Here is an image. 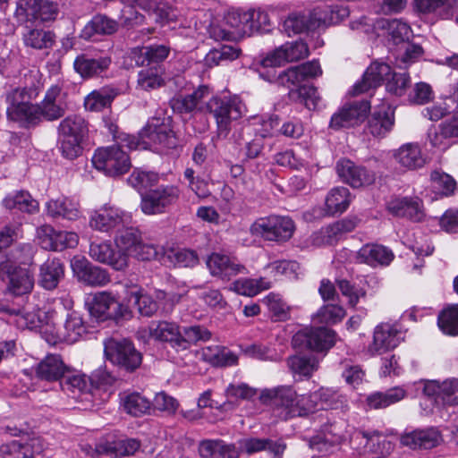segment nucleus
I'll return each instance as SVG.
<instances>
[{
    "instance_id": "13",
    "label": "nucleus",
    "mask_w": 458,
    "mask_h": 458,
    "mask_svg": "<svg viewBox=\"0 0 458 458\" xmlns=\"http://www.w3.org/2000/svg\"><path fill=\"white\" fill-rule=\"evenodd\" d=\"M369 111L370 103L369 100L354 101L332 115L329 127L338 131L343 128L355 126L365 120Z\"/></svg>"
},
{
    "instance_id": "44",
    "label": "nucleus",
    "mask_w": 458,
    "mask_h": 458,
    "mask_svg": "<svg viewBox=\"0 0 458 458\" xmlns=\"http://www.w3.org/2000/svg\"><path fill=\"white\" fill-rule=\"evenodd\" d=\"M397 162L409 169H416L424 165L425 158L419 145L407 143L403 145L394 154Z\"/></svg>"
},
{
    "instance_id": "10",
    "label": "nucleus",
    "mask_w": 458,
    "mask_h": 458,
    "mask_svg": "<svg viewBox=\"0 0 458 458\" xmlns=\"http://www.w3.org/2000/svg\"><path fill=\"white\" fill-rule=\"evenodd\" d=\"M180 198V190L174 185H162L141 193L140 208L146 215L160 214Z\"/></svg>"
},
{
    "instance_id": "57",
    "label": "nucleus",
    "mask_w": 458,
    "mask_h": 458,
    "mask_svg": "<svg viewBox=\"0 0 458 458\" xmlns=\"http://www.w3.org/2000/svg\"><path fill=\"white\" fill-rule=\"evenodd\" d=\"M123 405L127 413L135 417L146 414L151 409V402L139 393L127 394L123 400Z\"/></svg>"
},
{
    "instance_id": "32",
    "label": "nucleus",
    "mask_w": 458,
    "mask_h": 458,
    "mask_svg": "<svg viewBox=\"0 0 458 458\" xmlns=\"http://www.w3.org/2000/svg\"><path fill=\"white\" fill-rule=\"evenodd\" d=\"M35 372L41 380L61 381L69 372V367L64 363L60 355L50 354L37 365Z\"/></svg>"
},
{
    "instance_id": "15",
    "label": "nucleus",
    "mask_w": 458,
    "mask_h": 458,
    "mask_svg": "<svg viewBox=\"0 0 458 458\" xmlns=\"http://www.w3.org/2000/svg\"><path fill=\"white\" fill-rule=\"evenodd\" d=\"M37 234L40 246L47 250L61 251L67 248H74L79 241L76 233L56 231L47 225L38 228Z\"/></svg>"
},
{
    "instance_id": "43",
    "label": "nucleus",
    "mask_w": 458,
    "mask_h": 458,
    "mask_svg": "<svg viewBox=\"0 0 458 458\" xmlns=\"http://www.w3.org/2000/svg\"><path fill=\"white\" fill-rule=\"evenodd\" d=\"M360 434L366 439V446L375 458H386L393 452L392 442L381 437L378 431L361 430Z\"/></svg>"
},
{
    "instance_id": "17",
    "label": "nucleus",
    "mask_w": 458,
    "mask_h": 458,
    "mask_svg": "<svg viewBox=\"0 0 458 458\" xmlns=\"http://www.w3.org/2000/svg\"><path fill=\"white\" fill-rule=\"evenodd\" d=\"M403 340V332L396 326L382 323L376 327L368 352L370 355L382 354L394 349Z\"/></svg>"
},
{
    "instance_id": "42",
    "label": "nucleus",
    "mask_w": 458,
    "mask_h": 458,
    "mask_svg": "<svg viewBox=\"0 0 458 458\" xmlns=\"http://www.w3.org/2000/svg\"><path fill=\"white\" fill-rule=\"evenodd\" d=\"M163 73L164 70L160 65L143 68L138 73L137 88L151 91L163 87L165 85Z\"/></svg>"
},
{
    "instance_id": "39",
    "label": "nucleus",
    "mask_w": 458,
    "mask_h": 458,
    "mask_svg": "<svg viewBox=\"0 0 458 458\" xmlns=\"http://www.w3.org/2000/svg\"><path fill=\"white\" fill-rule=\"evenodd\" d=\"M3 205L7 209H17L28 214H34L38 210V201L27 191H17L9 193L3 199Z\"/></svg>"
},
{
    "instance_id": "51",
    "label": "nucleus",
    "mask_w": 458,
    "mask_h": 458,
    "mask_svg": "<svg viewBox=\"0 0 458 458\" xmlns=\"http://www.w3.org/2000/svg\"><path fill=\"white\" fill-rule=\"evenodd\" d=\"M140 55L136 59L138 65H150L157 64L165 60L170 53V47L165 45H149L142 47L140 50Z\"/></svg>"
},
{
    "instance_id": "26",
    "label": "nucleus",
    "mask_w": 458,
    "mask_h": 458,
    "mask_svg": "<svg viewBox=\"0 0 458 458\" xmlns=\"http://www.w3.org/2000/svg\"><path fill=\"white\" fill-rule=\"evenodd\" d=\"M391 66L386 63H372L364 72L360 81L354 84L353 95H359L368 91L369 89L377 88L383 81H386L391 74Z\"/></svg>"
},
{
    "instance_id": "22",
    "label": "nucleus",
    "mask_w": 458,
    "mask_h": 458,
    "mask_svg": "<svg viewBox=\"0 0 458 458\" xmlns=\"http://www.w3.org/2000/svg\"><path fill=\"white\" fill-rule=\"evenodd\" d=\"M72 268L79 281L92 286H102L110 281L106 269L94 266L85 259H74Z\"/></svg>"
},
{
    "instance_id": "16",
    "label": "nucleus",
    "mask_w": 458,
    "mask_h": 458,
    "mask_svg": "<svg viewBox=\"0 0 458 458\" xmlns=\"http://www.w3.org/2000/svg\"><path fill=\"white\" fill-rule=\"evenodd\" d=\"M296 396V391L290 386L266 389L261 394L263 401L280 411L278 416L285 420L293 418L291 411L294 408Z\"/></svg>"
},
{
    "instance_id": "36",
    "label": "nucleus",
    "mask_w": 458,
    "mask_h": 458,
    "mask_svg": "<svg viewBox=\"0 0 458 458\" xmlns=\"http://www.w3.org/2000/svg\"><path fill=\"white\" fill-rule=\"evenodd\" d=\"M394 255L391 250L379 244H366L357 253V259L371 267L387 266Z\"/></svg>"
},
{
    "instance_id": "54",
    "label": "nucleus",
    "mask_w": 458,
    "mask_h": 458,
    "mask_svg": "<svg viewBox=\"0 0 458 458\" xmlns=\"http://www.w3.org/2000/svg\"><path fill=\"white\" fill-rule=\"evenodd\" d=\"M7 118L11 121L20 123L21 126L30 128L41 122V111L39 105L30 103L19 109L16 114H10Z\"/></svg>"
},
{
    "instance_id": "24",
    "label": "nucleus",
    "mask_w": 458,
    "mask_h": 458,
    "mask_svg": "<svg viewBox=\"0 0 458 458\" xmlns=\"http://www.w3.org/2000/svg\"><path fill=\"white\" fill-rule=\"evenodd\" d=\"M387 211L394 216L420 222L424 216L421 202L418 198H393L386 203Z\"/></svg>"
},
{
    "instance_id": "25",
    "label": "nucleus",
    "mask_w": 458,
    "mask_h": 458,
    "mask_svg": "<svg viewBox=\"0 0 458 458\" xmlns=\"http://www.w3.org/2000/svg\"><path fill=\"white\" fill-rule=\"evenodd\" d=\"M207 266L212 276L222 279L229 280L238 274L246 273V267L243 265L220 253H212L207 259Z\"/></svg>"
},
{
    "instance_id": "64",
    "label": "nucleus",
    "mask_w": 458,
    "mask_h": 458,
    "mask_svg": "<svg viewBox=\"0 0 458 458\" xmlns=\"http://www.w3.org/2000/svg\"><path fill=\"white\" fill-rule=\"evenodd\" d=\"M38 5V0H18L14 13L16 19L22 23L37 21Z\"/></svg>"
},
{
    "instance_id": "12",
    "label": "nucleus",
    "mask_w": 458,
    "mask_h": 458,
    "mask_svg": "<svg viewBox=\"0 0 458 458\" xmlns=\"http://www.w3.org/2000/svg\"><path fill=\"white\" fill-rule=\"evenodd\" d=\"M347 423L344 420H327L321 426V435H317L310 439V447L318 453L328 451V445L332 446L342 443L345 439Z\"/></svg>"
},
{
    "instance_id": "60",
    "label": "nucleus",
    "mask_w": 458,
    "mask_h": 458,
    "mask_svg": "<svg viewBox=\"0 0 458 458\" xmlns=\"http://www.w3.org/2000/svg\"><path fill=\"white\" fill-rule=\"evenodd\" d=\"M263 301L268 308L274 321H286L290 318V306L275 293L268 294Z\"/></svg>"
},
{
    "instance_id": "7",
    "label": "nucleus",
    "mask_w": 458,
    "mask_h": 458,
    "mask_svg": "<svg viewBox=\"0 0 458 458\" xmlns=\"http://www.w3.org/2000/svg\"><path fill=\"white\" fill-rule=\"evenodd\" d=\"M106 359L126 372H133L142 363V354L133 343L128 339L109 338L105 341L104 348Z\"/></svg>"
},
{
    "instance_id": "59",
    "label": "nucleus",
    "mask_w": 458,
    "mask_h": 458,
    "mask_svg": "<svg viewBox=\"0 0 458 458\" xmlns=\"http://www.w3.org/2000/svg\"><path fill=\"white\" fill-rule=\"evenodd\" d=\"M251 19L252 14L248 12H230L225 16L226 23L235 29L236 32L242 36L251 35Z\"/></svg>"
},
{
    "instance_id": "63",
    "label": "nucleus",
    "mask_w": 458,
    "mask_h": 458,
    "mask_svg": "<svg viewBox=\"0 0 458 458\" xmlns=\"http://www.w3.org/2000/svg\"><path fill=\"white\" fill-rule=\"evenodd\" d=\"M158 182V175L152 172L135 170L128 178V182L140 194Z\"/></svg>"
},
{
    "instance_id": "2",
    "label": "nucleus",
    "mask_w": 458,
    "mask_h": 458,
    "mask_svg": "<svg viewBox=\"0 0 458 458\" xmlns=\"http://www.w3.org/2000/svg\"><path fill=\"white\" fill-rule=\"evenodd\" d=\"M260 77L269 82L289 89L288 98L291 101L303 103L309 109H315L320 100L317 88L301 85V74L296 66L276 74L275 71L261 72Z\"/></svg>"
},
{
    "instance_id": "23",
    "label": "nucleus",
    "mask_w": 458,
    "mask_h": 458,
    "mask_svg": "<svg viewBox=\"0 0 458 458\" xmlns=\"http://www.w3.org/2000/svg\"><path fill=\"white\" fill-rule=\"evenodd\" d=\"M394 124V109L387 105L382 104L376 108L368 120L366 129L374 137H385Z\"/></svg>"
},
{
    "instance_id": "55",
    "label": "nucleus",
    "mask_w": 458,
    "mask_h": 458,
    "mask_svg": "<svg viewBox=\"0 0 458 458\" xmlns=\"http://www.w3.org/2000/svg\"><path fill=\"white\" fill-rule=\"evenodd\" d=\"M182 328L183 351L188 350L192 344L207 342L212 336V333L207 327L200 325L182 327Z\"/></svg>"
},
{
    "instance_id": "30",
    "label": "nucleus",
    "mask_w": 458,
    "mask_h": 458,
    "mask_svg": "<svg viewBox=\"0 0 458 458\" xmlns=\"http://www.w3.org/2000/svg\"><path fill=\"white\" fill-rule=\"evenodd\" d=\"M140 447V443L135 438L118 439L113 442L99 443L90 454L92 457L106 454L118 458L134 454Z\"/></svg>"
},
{
    "instance_id": "45",
    "label": "nucleus",
    "mask_w": 458,
    "mask_h": 458,
    "mask_svg": "<svg viewBox=\"0 0 458 458\" xmlns=\"http://www.w3.org/2000/svg\"><path fill=\"white\" fill-rule=\"evenodd\" d=\"M406 391L399 386L390 388L386 392H377L367 397V404L371 409H384L403 400Z\"/></svg>"
},
{
    "instance_id": "29",
    "label": "nucleus",
    "mask_w": 458,
    "mask_h": 458,
    "mask_svg": "<svg viewBox=\"0 0 458 458\" xmlns=\"http://www.w3.org/2000/svg\"><path fill=\"white\" fill-rule=\"evenodd\" d=\"M442 441L440 432L434 428L417 429L402 436V445L411 449H432Z\"/></svg>"
},
{
    "instance_id": "33",
    "label": "nucleus",
    "mask_w": 458,
    "mask_h": 458,
    "mask_svg": "<svg viewBox=\"0 0 458 458\" xmlns=\"http://www.w3.org/2000/svg\"><path fill=\"white\" fill-rule=\"evenodd\" d=\"M211 94L210 89L207 85H200L192 93L180 97L172 100V106L179 113H191L195 110L203 111L205 107L201 103Z\"/></svg>"
},
{
    "instance_id": "49",
    "label": "nucleus",
    "mask_w": 458,
    "mask_h": 458,
    "mask_svg": "<svg viewBox=\"0 0 458 458\" xmlns=\"http://www.w3.org/2000/svg\"><path fill=\"white\" fill-rule=\"evenodd\" d=\"M318 403L319 409L348 410V401L345 395L330 388L321 387L317 390Z\"/></svg>"
},
{
    "instance_id": "1",
    "label": "nucleus",
    "mask_w": 458,
    "mask_h": 458,
    "mask_svg": "<svg viewBox=\"0 0 458 458\" xmlns=\"http://www.w3.org/2000/svg\"><path fill=\"white\" fill-rule=\"evenodd\" d=\"M31 247L25 245L13 250L12 259L0 262V278L8 281V289L14 295H23L31 292L34 278L30 273L16 266V263L26 264L30 259Z\"/></svg>"
},
{
    "instance_id": "9",
    "label": "nucleus",
    "mask_w": 458,
    "mask_h": 458,
    "mask_svg": "<svg viewBox=\"0 0 458 458\" xmlns=\"http://www.w3.org/2000/svg\"><path fill=\"white\" fill-rule=\"evenodd\" d=\"M92 164L109 176L123 174L131 167L129 156L118 145L98 148L92 157Z\"/></svg>"
},
{
    "instance_id": "38",
    "label": "nucleus",
    "mask_w": 458,
    "mask_h": 458,
    "mask_svg": "<svg viewBox=\"0 0 458 458\" xmlns=\"http://www.w3.org/2000/svg\"><path fill=\"white\" fill-rule=\"evenodd\" d=\"M42 451L43 447L39 438H32L26 445L13 440L0 445V458H7L19 454H21L23 458H32L34 454H40Z\"/></svg>"
},
{
    "instance_id": "19",
    "label": "nucleus",
    "mask_w": 458,
    "mask_h": 458,
    "mask_svg": "<svg viewBox=\"0 0 458 458\" xmlns=\"http://www.w3.org/2000/svg\"><path fill=\"white\" fill-rule=\"evenodd\" d=\"M335 169L342 181L352 188L370 185L375 181L373 173L363 166L355 165L350 159H340L336 163Z\"/></svg>"
},
{
    "instance_id": "62",
    "label": "nucleus",
    "mask_w": 458,
    "mask_h": 458,
    "mask_svg": "<svg viewBox=\"0 0 458 458\" xmlns=\"http://www.w3.org/2000/svg\"><path fill=\"white\" fill-rule=\"evenodd\" d=\"M60 386L64 391L71 392L74 394L77 393L85 394L91 392L90 384H88L85 375L71 374L70 371L60 381Z\"/></svg>"
},
{
    "instance_id": "48",
    "label": "nucleus",
    "mask_w": 458,
    "mask_h": 458,
    "mask_svg": "<svg viewBox=\"0 0 458 458\" xmlns=\"http://www.w3.org/2000/svg\"><path fill=\"white\" fill-rule=\"evenodd\" d=\"M64 332L61 328L58 333L70 343H74L87 333V327L79 313L72 311L66 314V319L63 324Z\"/></svg>"
},
{
    "instance_id": "8",
    "label": "nucleus",
    "mask_w": 458,
    "mask_h": 458,
    "mask_svg": "<svg viewBox=\"0 0 458 458\" xmlns=\"http://www.w3.org/2000/svg\"><path fill=\"white\" fill-rule=\"evenodd\" d=\"M140 134L142 139H148L161 152L168 153L180 147V140L171 126L169 117H152Z\"/></svg>"
},
{
    "instance_id": "53",
    "label": "nucleus",
    "mask_w": 458,
    "mask_h": 458,
    "mask_svg": "<svg viewBox=\"0 0 458 458\" xmlns=\"http://www.w3.org/2000/svg\"><path fill=\"white\" fill-rule=\"evenodd\" d=\"M287 366L293 374L310 377L318 369V360L314 355H293L287 359Z\"/></svg>"
},
{
    "instance_id": "47",
    "label": "nucleus",
    "mask_w": 458,
    "mask_h": 458,
    "mask_svg": "<svg viewBox=\"0 0 458 458\" xmlns=\"http://www.w3.org/2000/svg\"><path fill=\"white\" fill-rule=\"evenodd\" d=\"M351 203V193L345 187L332 189L326 198L327 213L328 215L342 214Z\"/></svg>"
},
{
    "instance_id": "14",
    "label": "nucleus",
    "mask_w": 458,
    "mask_h": 458,
    "mask_svg": "<svg viewBox=\"0 0 458 458\" xmlns=\"http://www.w3.org/2000/svg\"><path fill=\"white\" fill-rule=\"evenodd\" d=\"M309 47L302 40L285 43L268 54L261 62L264 68H275L285 63L297 62L307 57Z\"/></svg>"
},
{
    "instance_id": "61",
    "label": "nucleus",
    "mask_w": 458,
    "mask_h": 458,
    "mask_svg": "<svg viewBox=\"0 0 458 458\" xmlns=\"http://www.w3.org/2000/svg\"><path fill=\"white\" fill-rule=\"evenodd\" d=\"M318 409L317 391L308 394H301L296 396L294 408L291 411L292 417H305L313 413Z\"/></svg>"
},
{
    "instance_id": "27",
    "label": "nucleus",
    "mask_w": 458,
    "mask_h": 458,
    "mask_svg": "<svg viewBox=\"0 0 458 458\" xmlns=\"http://www.w3.org/2000/svg\"><path fill=\"white\" fill-rule=\"evenodd\" d=\"M149 335L152 338L166 342L176 352L182 350V328L175 323L167 321L152 322L149 325Z\"/></svg>"
},
{
    "instance_id": "4",
    "label": "nucleus",
    "mask_w": 458,
    "mask_h": 458,
    "mask_svg": "<svg viewBox=\"0 0 458 458\" xmlns=\"http://www.w3.org/2000/svg\"><path fill=\"white\" fill-rule=\"evenodd\" d=\"M235 444H226L222 441L220 458H239L240 454L246 453L250 455L255 453L266 451L272 454V458H281L286 445L282 440H273L268 437H246Z\"/></svg>"
},
{
    "instance_id": "6",
    "label": "nucleus",
    "mask_w": 458,
    "mask_h": 458,
    "mask_svg": "<svg viewBox=\"0 0 458 458\" xmlns=\"http://www.w3.org/2000/svg\"><path fill=\"white\" fill-rule=\"evenodd\" d=\"M89 311L99 322L114 321L116 324L131 317L128 306L109 292H100L94 295Z\"/></svg>"
},
{
    "instance_id": "37",
    "label": "nucleus",
    "mask_w": 458,
    "mask_h": 458,
    "mask_svg": "<svg viewBox=\"0 0 458 458\" xmlns=\"http://www.w3.org/2000/svg\"><path fill=\"white\" fill-rule=\"evenodd\" d=\"M59 137L84 140L89 132L88 123L78 114L68 115L58 125Z\"/></svg>"
},
{
    "instance_id": "31",
    "label": "nucleus",
    "mask_w": 458,
    "mask_h": 458,
    "mask_svg": "<svg viewBox=\"0 0 458 458\" xmlns=\"http://www.w3.org/2000/svg\"><path fill=\"white\" fill-rule=\"evenodd\" d=\"M119 22L106 14L98 13L84 26L81 37L86 40L95 36H110L117 32Z\"/></svg>"
},
{
    "instance_id": "41",
    "label": "nucleus",
    "mask_w": 458,
    "mask_h": 458,
    "mask_svg": "<svg viewBox=\"0 0 458 458\" xmlns=\"http://www.w3.org/2000/svg\"><path fill=\"white\" fill-rule=\"evenodd\" d=\"M47 214L52 217L75 220L79 217V205L67 198L51 199L47 203Z\"/></svg>"
},
{
    "instance_id": "21",
    "label": "nucleus",
    "mask_w": 458,
    "mask_h": 458,
    "mask_svg": "<svg viewBox=\"0 0 458 458\" xmlns=\"http://www.w3.org/2000/svg\"><path fill=\"white\" fill-rule=\"evenodd\" d=\"M89 255L95 261L107 264L118 271L127 267V255L123 251H115L110 242H91Z\"/></svg>"
},
{
    "instance_id": "40",
    "label": "nucleus",
    "mask_w": 458,
    "mask_h": 458,
    "mask_svg": "<svg viewBox=\"0 0 458 458\" xmlns=\"http://www.w3.org/2000/svg\"><path fill=\"white\" fill-rule=\"evenodd\" d=\"M36 96V90L32 88H15L6 92V115L16 114L20 108L31 103Z\"/></svg>"
},
{
    "instance_id": "18",
    "label": "nucleus",
    "mask_w": 458,
    "mask_h": 458,
    "mask_svg": "<svg viewBox=\"0 0 458 458\" xmlns=\"http://www.w3.org/2000/svg\"><path fill=\"white\" fill-rule=\"evenodd\" d=\"M326 26V14L316 10L308 15L292 13L283 24L284 30L288 36L314 31Z\"/></svg>"
},
{
    "instance_id": "50",
    "label": "nucleus",
    "mask_w": 458,
    "mask_h": 458,
    "mask_svg": "<svg viewBox=\"0 0 458 458\" xmlns=\"http://www.w3.org/2000/svg\"><path fill=\"white\" fill-rule=\"evenodd\" d=\"M140 242L141 237L138 229L133 227L118 229L115 237V243L119 249L117 251L124 252L127 255V259L137 250L136 248Z\"/></svg>"
},
{
    "instance_id": "3",
    "label": "nucleus",
    "mask_w": 458,
    "mask_h": 458,
    "mask_svg": "<svg viewBox=\"0 0 458 458\" xmlns=\"http://www.w3.org/2000/svg\"><path fill=\"white\" fill-rule=\"evenodd\" d=\"M205 107L216 123V136L213 137V141L225 139L231 131L232 122L238 120L242 114V105L237 97H212Z\"/></svg>"
},
{
    "instance_id": "46",
    "label": "nucleus",
    "mask_w": 458,
    "mask_h": 458,
    "mask_svg": "<svg viewBox=\"0 0 458 458\" xmlns=\"http://www.w3.org/2000/svg\"><path fill=\"white\" fill-rule=\"evenodd\" d=\"M117 95L114 89L102 88L89 93L84 99V106L87 110L99 112L109 107Z\"/></svg>"
},
{
    "instance_id": "20",
    "label": "nucleus",
    "mask_w": 458,
    "mask_h": 458,
    "mask_svg": "<svg viewBox=\"0 0 458 458\" xmlns=\"http://www.w3.org/2000/svg\"><path fill=\"white\" fill-rule=\"evenodd\" d=\"M127 219L128 216L123 210L105 206L92 214L89 225L95 230L107 233L114 229L118 231L123 228Z\"/></svg>"
},
{
    "instance_id": "56",
    "label": "nucleus",
    "mask_w": 458,
    "mask_h": 458,
    "mask_svg": "<svg viewBox=\"0 0 458 458\" xmlns=\"http://www.w3.org/2000/svg\"><path fill=\"white\" fill-rule=\"evenodd\" d=\"M23 41L27 47L34 49L48 48L54 43V34L42 29H30L24 33Z\"/></svg>"
},
{
    "instance_id": "52",
    "label": "nucleus",
    "mask_w": 458,
    "mask_h": 458,
    "mask_svg": "<svg viewBox=\"0 0 458 458\" xmlns=\"http://www.w3.org/2000/svg\"><path fill=\"white\" fill-rule=\"evenodd\" d=\"M202 355L205 360L214 366L226 367L237 363L238 357L233 352L225 347L208 346L203 349Z\"/></svg>"
},
{
    "instance_id": "35",
    "label": "nucleus",
    "mask_w": 458,
    "mask_h": 458,
    "mask_svg": "<svg viewBox=\"0 0 458 458\" xmlns=\"http://www.w3.org/2000/svg\"><path fill=\"white\" fill-rule=\"evenodd\" d=\"M415 4L420 13L444 20L451 19L458 10V0H415Z\"/></svg>"
},
{
    "instance_id": "28",
    "label": "nucleus",
    "mask_w": 458,
    "mask_h": 458,
    "mask_svg": "<svg viewBox=\"0 0 458 458\" xmlns=\"http://www.w3.org/2000/svg\"><path fill=\"white\" fill-rule=\"evenodd\" d=\"M111 63V57L107 55L92 57L88 54H81L75 58L73 68L81 77L89 79L106 72Z\"/></svg>"
},
{
    "instance_id": "34",
    "label": "nucleus",
    "mask_w": 458,
    "mask_h": 458,
    "mask_svg": "<svg viewBox=\"0 0 458 458\" xmlns=\"http://www.w3.org/2000/svg\"><path fill=\"white\" fill-rule=\"evenodd\" d=\"M64 276V265L59 259H48L40 267L38 284L44 289H55Z\"/></svg>"
},
{
    "instance_id": "5",
    "label": "nucleus",
    "mask_w": 458,
    "mask_h": 458,
    "mask_svg": "<svg viewBox=\"0 0 458 458\" xmlns=\"http://www.w3.org/2000/svg\"><path fill=\"white\" fill-rule=\"evenodd\" d=\"M294 222L289 216H268L259 217L250 227L253 236L265 241L284 242L290 240L294 233Z\"/></svg>"
},
{
    "instance_id": "58",
    "label": "nucleus",
    "mask_w": 458,
    "mask_h": 458,
    "mask_svg": "<svg viewBox=\"0 0 458 458\" xmlns=\"http://www.w3.org/2000/svg\"><path fill=\"white\" fill-rule=\"evenodd\" d=\"M437 325L444 334L458 335V305L443 310L438 315Z\"/></svg>"
},
{
    "instance_id": "11",
    "label": "nucleus",
    "mask_w": 458,
    "mask_h": 458,
    "mask_svg": "<svg viewBox=\"0 0 458 458\" xmlns=\"http://www.w3.org/2000/svg\"><path fill=\"white\" fill-rule=\"evenodd\" d=\"M335 333L327 327L305 328L297 332L292 340L294 348L318 352H327L335 345Z\"/></svg>"
}]
</instances>
